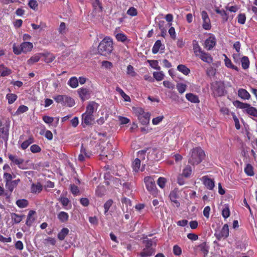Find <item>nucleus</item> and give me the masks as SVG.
I'll list each match as a JSON object with an SVG mask.
<instances>
[{"mask_svg": "<svg viewBox=\"0 0 257 257\" xmlns=\"http://www.w3.org/2000/svg\"><path fill=\"white\" fill-rule=\"evenodd\" d=\"M173 253L176 255H180L182 253L181 248L177 245L173 247Z\"/></svg>", "mask_w": 257, "mask_h": 257, "instance_id": "obj_56", "label": "nucleus"}, {"mask_svg": "<svg viewBox=\"0 0 257 257\" xmlns=\"http://www.w3.org/2000/svg\"><path fill=\"white\" fill-rule=\"evenodd\" d=\"M116 90L121 95L125 101H128L130 100V97L126 95L120 88L117 87L116 88Z\"/></svg>", "mask_w": 257, "mask_h": 257, "instance_id": "obj_40", "label": "nucleus"}, {"mask_svg": "<svg viewBox=\"0 0 257 257\" xmlns=\"http://www.w3.org/2000/svg\"><path fill=\"white\" fill-rule=\"evenodd\" d=\"M91 155L90 153H87L86 149L82 146L80 153L78 156L79 161L82 162L84 161L85 158H89Z\"/></svg>", "mask_w": 257, "mask_h": 257, "instance_id": "obj_18", "label": "nucleus"}, {"mask_svg": "<svg viewBox=\"0 0 257 257\" xmlns=\"http://www.w3.org/2000/svg\"><path fill=\"white\" fill-rule=\"evenodd\" d=\"M98 106V104L97 103L94 101L90 102L86 107V110L85 113L93 115L94 112L97 109Z\"/></svg>", "mask_w": 257, "mask_h": 257, "instance_id": "obj_11", "label": "nucleus"}, {"mask_svg": "<svg viewBox=\"0 0 257 257\" xmlns=\"http://www.w3.org/2000/svg\"><path fill=\"white\" fill-rule=\"evenodd\" d=\"M238 95L243 99H248L250 98L249 93L244 89H239L238 91Z\"/></svg>", "mask_w": 257, "mask_h": 257, "instance_id": "obj_22", "label": "nucleus"}, {"mask_svg": "<svg viewBox=\"0 0 257 257\" xmlns=\"http://www.w3.org/2000/svg\"><path fill=\"white\" fill-rule=\"evenodd\" d=\"M215 12H216V13L220 14L221 15L224 21H227L228 18V15L224 10H219V9L217 8L215 10Z\"/></svg>", "mask_w": 257, "mask_h": 257, "instance_id": "obj_36", "label": "nucleus"}, {"mask_svg": "<svg viewBox=\"0 0 257 257\" xmlns=\"http://www.w3.org/2000/svg\"><path fill=\"white\" fill-rule=\"evenodd\" d=\"M127 74L133 77L135 76L136 75L133 67L131 65H128L127 67Z\"/></svg>", "mask_w": 257, "mask_h": 257, "instance_id": "obj_51", "label": "nucleus"}, {"mask_svg": "<svg viewBox=\"0 0 257 257\" xmlns=\"http://www.w3.org/2000/svg\"><path fill=\"white\" fill-rule=\"evenodd\" d=\"M198 55H197L196 57H199L200 59H201V60L207 63H211L213 61V59L211 55L209 53H206L203 51H202Z\"/></svg>", "mask_w": 257, "mask_h": 257, "instance_id": "obj_10", "label": "nucleus"}, {"mask_svg": "<svg viewBox=\"0 0 257 257\" xmlns=\"http://www.w3.org/2000/svg\"><path fill=\"white\" fill-rule=\"evenodd\" d=\"M177 69L183 73L184 75H188L190 72V70L186 66L181 64L177 66Z\"/></svg>", "mask_w": 257, "mask_h": 257, "instance_id": "obj_33", "label": "nucleus"}, {"mask_svg": "<svg viewBox=\"0 0 257 257\" xmlns=\"http://www.w3.org/2000/svg\"><path fill=\"white\" fill-rule=\"evenodd\" d=\"M121 202L123 204V206H122L123 210H124V205H125L126 211H127L128 209H130V210L131 209V207L132 206V204H131V200L130 199H127L125 197H124L122 199Z\"/></svg>", "mask_w": 257, "mask_h": 257, "instance_id": "obj_29", "label": "nucleus"}, {"mask_svg": "<svg viewBox=\"0 0 257 257\" xmlns=\"http://www.w3.org/2000/svg\"><path fill=\"white\" fill-rule=\"evenodd\" d=\"M100 149L101 150L100 156L105 157L109 160L112 158V156L113 151L112 150L111 144L110 143H107L105 147L101 146Z\"/></svg>", "mask_w": 257, "mask_h": 257, "instance_id": "obj_8", "label": "nucleus"}, {"mask_svg": "<svg viewBox=\"0 0 257 257\" xmlns=\"http://www.w3.org/2000/svg\"><path fill=\"white\" fill-rule=\"evenodd\" d=\"M241 62L242 67L243 69H245L248 68L249 65V61L247 57H243L241 58Z\"/></svg>", "mask_w": 257, "mask_h": 257, "instance_id": "obj_39", "label": "nucleus"}, {"mask_svg": "<svg viewBox=\"0 0 257 257\" xmlns=\"http://www.w3.org/2000/svg\"><path fill=\"white\" fill-rule=\"evenodd\" d=\"M69 230L67 228H63L61 231L58 234V238L62 240H63L65 236L68 234Z\"/></svg>", "mask_w": 257, "mask_h": 257, "instance_id": "obj_32", "label": "nucleus"}, {"mask_svg": "<svg viewBox=\"0 0 257 257\" xmlns=\"http://www.w3.org/2000/svg\"><path fill=\"white\" fill-rule=\"evenodd\" d=\"M113 50V42L111 38L105 37L98 46V52L103 56L109 55Z\"/></svg>", "mask_w": 257, "mask_h": 257, "instance_id": "obj_1", "label": "nucleus"}, {"mask_svg": "<svg viewBox=\"0 0 257 257\" xmlns=\"http://www.w3.org/2000/svg\"><path fill=\"white\" fill-rule=\"evenodd\" d=\"M11 219L13 222V223H20L23 218L25 216L24 215H20L15 213H12L11 214Z\"/></svg>", "mask_w": 257, "mask_h": 257, "instance_id": "obj_23", "label": "nucleus"}, {"mask_svg": "<svg viewBox=\"0 0 257 257\" xmlns=\"http://www.w3.org/2000/svg\"><path fill=\"white\" fill-rule=\"evenodd\" d=\"M138 118L142 124H147L149 122L150 115L148 113H146L142 115H140Z\"/></svg>", "mask_w": 257, "mask_h": 257, "instance_id": "obj_25", "label": "nucleus"}, {"mask_svg": "<svg viewBox=\"0 0 257 257\" xmlns=\"http://www.w3.org/2000/svg\"><path fill=\"white\" fill-rule=\"evenodd\" d=\"M144 182L147 190L153 195L156 194L157 188L153 178L147 176L144 178Z\"/></svg>", "mask_w": 257, "mask_h": 257, "instance_id": "obj_6", "label": "nucleus"}, {"mask_svg": "<svg viewBox=\"0 0 257 257\" xmlns=\"http://www.w3.org/2000/svg\"><path fill=\"white\" fill-rule=\"evenodd\" d=\"M33 142L34 140L32 138H29L28 140L25 141L22 144V148L24 150L27 149L30 144L33 143Z\"/></svg>", "mask_w": 257, "mask_h": 257, "instance_id": "obj_44", "label": "nucleus"}, {"mask_svg": "<svg viewBox=\"0 0 257 257\" xmlns=\"http://www.w3.org/2000/svg\"><path fill=\"white\" fill-rule=\"evenodd\" d=\"M102 65L103 67L106 69H111L112 66V63L110 62L107 61H103L102 62Z\"/></svg>", "mask_w": 257, "mask_h": 257, "instance_id": "obj_60", "label": "nucleus"}, {"mask_svg": "<svg viewBox=\"0 0 257 257\" xmlns=\"http://www.w3.org/2000/svg\"><path fill=\"white\" fill-rule=\"evenodd\" d=\"M166 179L165 178L160 177L157 181L158 185L162 188L165 187Z\"/></svg>", "mask_w": 257, "mask_h": 257, "instance_id": "obj_54", "label": "nucleus"}, {"mask_svg": "<svg viewBox=\"0 0 257 257\" xmlns=\"http://www.w3.org/2000/svg\"><path fill=\"white\" fill-rule=\"evenodd\" d=\"M21 47L22 52L26 53L32 50L33 45L32 43L25 42L21 44Z\"/></svg>", "mask_w": 257, "mask_h": 257, "instance_id": "obj_16", "label": "nucleus"}, {"mask_svg": "<svg viewBox=\"0 0 257 257\" xmlns=\"http://www.w3.org/2000/svg\"><path fill=\"white\" fill-rule=\"evenodd\" d=\"M36 213V212L33 210H30L29 212V214L27 216L26 224L28 226H31L34 221L35 220V218L33 217V215Z\"/></svg>", "mask_w": 257, "mask_h": 257, "instance_id": "obj_26", "label": "nucleus"}, {"mask_svg": "<svg viewBox=\"0 0 257 257\" xmlns=\"http://www.w3.org/2000/svg\"><path fill=\"white\" fill-rule=\"evenodd\" d=\"M237 21L240 24H244L245 22L246 17L244 14H240L237 17Z\"/></svg>", "mask_w": 257, "mask_h": 257, "instance_id": "obj_53", "label": "nucleus"}, {"mask_svg": "<svg viewBox=\"0 0 257 257\" xmlns=\"http://www.w3.org/2000/svg\"><path fill=\"white\" fill-rule=\"evenodd\" d=\"M66 95H57L54 98V100L58 103H61L62 105H64V100Z\"/></svg>", "mask_w": 257, "mask_h": 257, "instance_id": "obj_49", "label": "nucleus"}, {"mask_svg": "<svg viewBox=\"0 0 257 257\" xmlns=\"http://www.w3.org/2000/svg\"><path fill=\"white\" fill-rule=\"evenodd\" d=\"M8 157L9 160L11 161V165H17L19 168L22 170H26L28 169L27 162L21 158L18 157L17 155L8 154Z\"/></svg>", "mask_w": 257, "mask_h": 257, "instance_id": "obj_3", "label": "nucleus"}, {"mask_svg": "<svg viewBox=\"0 0 257 257\" xmlns=\"http://www.w3.org/2000/svg\"><path fill=\"white\" fill-rule=\"evenodd\" d=\"M176 87L179 92L182 94L185 91L187 85L184 83H180L177 84Z\"/></svg>", "mask_w": 257, "mask_h": 257, "instance_id": "obj_41", "label": "nucleus"}, {"mask_svg": "<svg viewBox=\"0 0 257 257\" xmlns=\"http://www.w3.org/2000/svg\"><path fill=\"white\" fill-rule=\"evenodd\" d=\"M30 150L33 153H38L41 151L40 147L37 145H33L30 148Z\"/></svg>", "mask_w": 257, "mask_h": 257, "instance_id": "obj_61", "label": "nucleus"}, {"mask_svg": "<svg viewBox=\"0 0 257 257\" xmlns=\"http://www.w3.org/2000/svg\"><path fill=\"white\" fill-rule=\"evenodd\" d=\"M116 39L121 42H124L126 40V37L125 35L122 33L117 34L116 35Z\"/></svg>", "mask_w": 257, "mask_h": 257, "instance_id": "obj_59", "label": "nucleus"}, {"mask_svg": "<svg viewBox=\"0 0 257 257\" xmlns=\"http://www.w3.org/2000/svg\"><path fill=\"white\" fill-rule=\"evenodd\" d=\"M43 187L40 183L33 184L31 186V191L33 193H39L42 190Z\"/></svg>", "mask_w": 257, "mask_h": 257, "instance_id": "obj_24", "label": "nucleus"}, {"mask_svg": "<svg viewBox=\"0 0 257 257\" xmlns=\"http://www.w3.org/2000/svg\"><path fill=\"white\" fill-rule=\"evenodd\" d=\"M204 156V152L201 148H194L189 153L188 163L192 165H198L202 162Z\"/></svg>", "mask_w": 257, "mask_h": 257, "instance_id": "obj_2", "label": "nucleus"}, {"mask_svg": "<svg viewBox=\"0 0 257 257\" xmlns=\"http://www.w3.org/2000/svg\"><path fill=\"white\" fill-rule=\"evenodd\" d=\"M82 119L83 123L86 125L91 124L94 119L93 115L88 114L86 113L82 114Z\"/></svg>", "mask_w": 257, "mask_h": 257, "instance_id": "obj_14", "label": "nucleus"}, {"mask_svg": "<svg viewBox=\"0 0 257 257\" xmlns=\"http://www.w3.org/2000/svg\"><path fill=\"white\" fill-rule=\"evenodd\" d=\"M214 235L218 240H220L222 238L227 237L229 235L228 225L227 224H224L221 230L219 232H215Z\"/></svg>", "mask_w": 257, "mask_h": 257, "instance_id": "obj_9", "label": "nucleus"}, {"mask_svg": "<svg viewBox=\"0 0 257 257\" xmlns=\"http://www.w3.org/2000/svg\"><path fill=\"white\" fill-rule=\"evenodd\" d=\"M65 98L66 99L64 100L63 105H67L69 107H72L74 105L75 102L73 99L66 95L65 96Z\"/></svg>", "mask_w": 257, "mask_h": 257, "instance_id": "obj_34", "label": "nucleus"}, {"mask_svg": "<svg viewBox=\"0 0 257 257\" xmlns=\"http://www.w3.org/2000/svg\"><path fill=\"white\" fill-rule=\"evenodd\" d=\"M6 98L8 99L9 103L12 104L16 100L17 96L15 94L9 93L7 95Z\"/></svg>", "mask_w": 257, "mask_h": 257, "instance_id": "obj_37", "label": "nucleus"}, {"mask_svg": "<svg viewBox=\"0 0 257 257\" xmlns=\"http://www.w3.org/2000/svg\"><path fill=\"white\" fill-rule=\"evenodd\" d=\"M191 167L188 165L186 166L185 168L183 169L181 175L184 176L185 177H188L191 175Z\"/></svg>", "mask_w": 257, "mask_h": 257, "instance_id": "obj_38", "label": "nucleus"}, {"mask_svg": "<svg viewBox=\"0 0 257 257\" xmlns=\"http://www.w3.org/2000/svg\"><path fill=\"white\" fill-rule=\"evenodd\" d=\"M234 105L239 108L244 109L245 112L248 114L254 117H257V109L251 106L249 104L236 101L234 102Z\"/></svg>", "mask_w": 257, "mask_h": 257, "instance_id": "obj_4", "label": "nucleus"}, {"mask_svg": "<svg viewBox=\"0 0 257 257\" xmlns=\"http://www.w3.org/2000/svg\"><path fill=\"white\" fill-rule=\"evenodd\" d=\"M113 203V201L111 199H109L107 200L104 204V214H106L107 211H108L109 208L112 205Z\"/></svg>", "mask_w": 257, "mask_h": 257, "instance_id": "obj_47", "label": "nucleus"}, {"mask_svg": "<svg viewBox=\"0 0 257 257\" xmlns=\"http://www.w3.org/2000/svg\"><path fill=\"white\" fill-rule=\"evenodd\" d=\"M202 181L204 185L209 190H212L214 187V181L209 178L207 176L202 177Z\"/></svg>", "mask_w": 257, "mask_h": 257, "instance_id": "obj_13", "label": "nucleus"}, {"mask_svg": "<svg viewBox=\"0 0 257 257\" xmlns=\"http://www.w3.org/2000/svg\"><path fill=\"white\" fill-rule=\"evenodd\" d=\"M211 27V23L209 19L203 20L202 27L204 29L206 30H210Z\"/></svg>", "mask_w": 257, "mask_h": 257, "instance_id": "obj_45", "label": "nucleus"}, {"mask_svg": "<svg viewBox=\"0 0 257 257\" xmlns=\"http://www.w3.org/2000/svg\"><path fill=\"white\" fill-rule=\"evenodd\" d=\"M186 97L188 101L193 103L199 102L198 97L193 93H187L186 94Z\"/></svg>", "mask_w": 257, "mask_h": 257, "instance_id": "obj_28", "label": "nucleus"}, {"mask_svg": "<svg viewBox=\"0 0 257 257\" xmlns=\"http://www.w3.org/2000/svg\"><path fill=\"white\" fill-rule=\"evenodd\" d=\"M169 34L171 37V38L173 40H175L176 38V35L175 30L174 27H171L169 30Z\"/></svg>", "mask_w": 257, "mask_h": 257, "instance_id": "obj_57", "label": "nucleus"}, {"mask_svg": "<svg viewBox=\"0 0 257 257\" xmlns=\"http://www.w3.org/2000/svg\"><path fill=\"white\" fill-rule=\"evenodd\" d=\"M40 59V55L37 54L30 58L28 61L27 63L28 65H32L35 63L37 62Z\"/></svg>", "mask_w": 257, "mask_h": 257, "instance_id": "obj_31", "label": "nucleus"}, {"mask_svg": "<svg viewBox=\"0 0 257 257\" xmlns=\"http://www.w3.org/2000/svg\"><path fill=\"white\" fill-rule=\"evenodd\" d=\"M212 89L214 94L217 96H221L225 92L224 84L222 81H217L212 84Z\"/></svg>", "mask_w": 257, "mask_h": 257, "instance_id": "obj_5", "label": "nucleus"}, {"mask_svg": "<svg viewBox=\"0 0 257 257\" xmlns=\"http://www.w3.org/2000/svg\"><path fill=\"white\" fill-rule=\"evenodd\" d=\"M216 44L215 39L214 37H210L207 39L204 42V47L207 50H211Z\"/></svg>", "mask_w": 257, "mask_h": 257, "instance_id": "obj_15", "label": "nucleus"}, {"mask_svg": "<svg viewBox=\"0 0 257 257\" xmlns=\"http://www.w3.org/2000/svg\"><path fill=\"white\" fill-rule=\"evenodd\" d=\"M89 221L91 224L94 225H97L98 223V219L96 216L89 217Z\"/></svg>", "mask_w": 257, "mask_h": 257, "instance_id": "obj_63", "label": "nucleus"}, {"mask_svg": "<svg viewBox=\"0 0 257 257\" xmlns=\"http://www.w3.org/2000/svg\"><path fill=\"white\" fill-rule=\"evenodd\" d=\"M68 84L72 88H76L78 85V80L75 77H71L69 79Z\"/></svg>", "mask_w": 257, "mask_h": 257, "instance_id": "obj_35", "label": "nucleus"}, {"mask_svg": "<svg viewBox=\"0 0 257 257\" xmlns=\"http://www.w3.org/2000/svg\"><path fill=\"white\" fill-rule=\"evenodd\" d=\"M29 6L33 10H36L38 7V4L36 1L31 0L29 2Z\"/></svg>", "mask_w": 257, "mask_h": 257, "instance_id": "obj_62", "label": "nucleus"}, {"mask_svg": "<svg viewBox=\"0 0 257 257\" xmlns=\"http://www.w3.org/2000/svg\"><path fill=\"white\" fill-rule=\"evenodd\" d=\"M127 14L131 16H135L137 15V11L134 7L130 8L127 11Z\"/></svg>", "mask_w": 257, "mask_h": 257, "instance_id": "obj_55", "label": "nucleus"}, {"mask_svg": "<svg viewBox=\"0 0 257 257\" xmlns=\"http://www.w3.org/2000/svg\"><path fill=\"white\" fill-rule=\"evenodd\" d=\"M13 177L11 174L9 173L5 172L4 174V179L6 183L8 182H11Z\"/></svg>", "mask_w": 257, "mask_h": 257, "instance_id": "obj_58", "label": "nucleus"}, {"mask_svg": "<svg viewBox=\"0 0 257 257\" xmlns=\"http://www.w3.org/2000/svg\"><path fill=\"white\" fill-rule=\"evenodd\" d=\"M57 217L61 222L64 223L68 220L69 215L64 211H60L57 214Z\"/></svg>", "mask_w": 257, "mask_h": 257, "instance_id": "obj_20", "label": "nucleus"}, {"mask_svg": "<svg viewBox=\"0 0 257 257\" xmlns=\"http://www.w3.org/2000/svg\"><path fill=\"white\" fill-rule=\"evenodd\" d=\"M17 205L21 208H25L28 206L29 204L28 201L26 199H19L16 202Z\"/></svg>", "mask_w": 257, "mask_h": 257, "instance_id": "obj_30", "label": "nucleus"}, {"mask_svg": "<svg viewBox=\"0 0 257 257\" xmlns=\"http://www.w3.org/2000/svg\"><path fill=\"white\" fill-rule=\"evenodd\" d=\"M79 96L83 101L88 99L89 96V92L86 88H80L78 91Z\"/></svg>", "mask_w": 257, "mask_h": 257, "instance_id": "obj_19", "label": "nucleus"}, {"mask_svg": "<svg viewBox=\"0 0 257 257\" xmlns=\"http://www.w3.org/2000/svg\"><path fill=\"white\" fill-rule=\"evenodd\" d=\"M28 110V107L27 106L22 105L19 107L16 113L18 115L24 113Z\"/></svg>", "mask_w": 257, "mask_h": 257, "instance_id": "obj_46", "label": "nucleus"}, {"mask_svg": "<svg viewBox=\"0 0 257 257\" xmlns=\"http://www.w3.org/2000/svg\"><path fill=\"white\" fill-rule=\"evenodd\" d=\"M153 76L157 81H161L164 78V75L162 72H155Z\"/></svg>", "mask_w": 257, "mask_h": 257, "instance_id": "obj_48", "label": "nucleus"}, {"mask_svg": "<svg viewBox=\"0 0 257 257\" xmlns=\"http://www.w3.org/2000/svg\"><path fill=\"white\" fill-rule=\"evenodd\" d=\"M155 253V249L153 248L145 247L140 253L141 257H148L152 255Z\"/></svg>", "mask_w": 257, "mask_h": 257, "instance_id": "obj_17", "label": "nucleus"}, {"mask_svg": "<svg viewBox=\"0 0 257 257\" xmlns=\"http://www.w3.org/2000/svg\"><path fill=\"white\" fill-rule=\"evenodd\" d=\"M196 248L198 249L204 254V256H206L209 252V246L206 242L204 241L197 245Z\"/></svg>", "mask_w": 257, "mask_h": 257, "instance_id": "obj_12", "label": "nucleus"}, {"mask_svg": "<svg viewBox=\"0 0 257 257\" xmlns=\"http://www.w3.org/2000/svg\"><path fill=\"white\" fill-rule=\"evenodd\" d=\"M192 45L193 52L195 54V55L196 56L197 55H198V54L202 51V49L199 45L198 42L196 40L193 41Z\"/></svg>", "mask_w": 257, "mask_h": 257, "instance_id": "obj_27", "label": "nucleus"}, {"mask_svg": "<svg viewBox=\"0 0 257 257\" xmlns=\"http://www.w3.org/2000/svg\"><path fill=\"white\" fill-rule=\"evenodd\" d=\"M6 187L10 192H12L14 188L16 187L14 185L12 181H11L6 183Z\"/></svg>", "mask_w": 257, "mask_h": 257, "instance_id": "obj_52", "label": "nucleus"}, {"mask_svg": "<svg viewBox=\"0 0 257 257\" xmlns=\"http://www.w3.org/2000/svg\"><path fill=\"white\" fill-rule=\"evenodd\" d=\"M164 46L162 45L160 40H157L154 45L152 48V53L157 54L160 49H164Z\"/></svg>", "mask_w": 257, "mask_h": 257, "instance_id": "obj_21", "label": "nucleus"}, {"mask_svg": "<svg viewBox=\"0 0 257 257\" xmlns=\"http://www.w3.org/2000/svg\"><path fill=\"white\" fill-rule=\"evenodd\" d=\"M9 136V127L8 125H2L0 121V142L7 143Z\"/></svg>", "mask_w": 257, "mask_h": 257, "instance_id": "obj_7", "label": "nucleus"}, {"mask_svg": "<svg viewBox=\"0 0 257 257\" xmlns=\"http://www.w3.org/2000/svg\"><path fill=\"white\" fill-rule=\"evenodd\" d=\"M245 173L248 176H252L254 175L253 168L250 164H247L244 168Z\"/></svg>", "mask_w": 257, "mask_h": 257, "instance_id": "obj_42", "label": "nucleus"}, {"mask_svg": "<svg viewBox=\"0 0 257 257\" xmlns=\"http://www.w3.org/2000/svg\"><path fill=\"white\" fill-rule=\"evenodd\" d=\"M71 191L72 193L74 195H77L79 193L78 187L75 185H72L71 186Z\"/></svg>", "mask_w": 257, "mask_h": 257, "instance_id": "obj_64", "label": "nucleus"}, {"mask_svg": "<svg viewBox=\"0 0 257 257\" xmlns=\"http://www.w3.org/2000/svg\"><path fill=\"white\" fill-rule=\"evenodd\" d=\"M141 161L140 159L137 158L133 163V168L135 172H138L140 169Z\"/></svg>", "mask_w": 257, "mask_h": 257, "instance_id": "obj_43", "label": "nucleus"}, {"mask_svg": "<svg viewBox=\"0 0 257 257\" xmlns=\"http://www.w3.org/2000/svg\"><path fill=\"white\" fill-rule=\"evenodd\" d=\"M222 215L224 218H227L230 215V211L228 206H225L222 210Z\"/></svg>", "mask_w": 257, "mask_h": 257, "instance_id": "obj_50", "label": "nucleus"}]
</instances>
